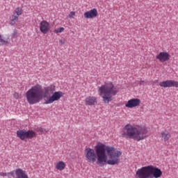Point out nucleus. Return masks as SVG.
<instances>
[{"instance_id":"obj_1","label":"nucleus","mask_w":178,"mask_h":178,"mask_svg":"<svg viewBox=\"0 0 178 178\" xmlns=\"http://www.w3.org/2000/svg\"><path fill=\"white\" fill-rule=\"evenodd\" d=\"M95 149L90 147L85 149V158L89 163H97L99 166L104 165H118L120 162L122 152L113 146H106L98 143Z\"/></svg>"},{"instance_id":"obj_2","label":"nucleus","mask_w":178,"mask_h":178,"mask_svg":"<svg viewBox=\"0 0 178 178\" xmlns=\"http://www.w3.org/2000/svg\"><path fill=\"white\" fill-rule=\"evenodd\" d=\"M121 136L123 138H129L134 141H143L147 137H149L148 128L145 126L136 125L130 124L125 125L122 128Z\"/></svg>"},{"instance_id":"obj_3","label":"nucleus","mask_w":178,"mask_h":178,"mask_svg":"<svg viewBox=\"0 0 178 178\" xmlns=\"http://www.w3.org/2000/svg\"><path fill=\"white\" fill-rule=\"evenodd\" d=\"M119 92V88L112 81H106L104 85L99 87L98 93L102 98L104 104H109L113 101V97Z\"/></svg>"},{"instance_id":"obj_4","label":"nucleus","mask_w":178,"mask_h":178,"mask_svg":"<svg viewBox=\"0 0 178 178\" xmlns=\"http://www.w3.org/2000/svg\"><path fill=\"white\" fill-rule=\"evenodd\" d=\"M162 177V170L154 165H147L138 169L136 178H159Z\"/></svg>"},{"instance_id":"obj_5","label":"nucleus","mask_w":178,"mask_h":178,"mask_svg":"<svg viewBox=\"0 0 178 178\" xmlns=\"http://www.w3.org/2000/svg\"><path fill=\"white\" fill-rule=\"evenodd\" d=\"M26 98L30 105L38 104L44 98V89L40 84L32 86L26 92Z\"/></svg>"},{"instance_id":"obj_6","label":"nucleus","mask_w":178,"mask_h":178,"mask_svg":"<svg viewBox=\"0 0 178 178\" xmlns=\"http://www.w3.org/2000/svg\"><path fill=\"white\" fill-rule=\"evenodd\" d=\"M37 136V133L33 130L26 131V129H19L17 131V137L24 141V140H33Z\"/></svg>"},{"instance_id":"obj_7","label":"nucleus","mask_w":178,"mask_h":178,"mask_svg":"<svg viewBox=\"0 0 178 178\" xmlns=\"http://www.w3.org/2000/svg\"><path fill=\"white\" fill-rule=\"evenodd\" d=\"M15 175L16 178H29L26 171L22 168H17L8 172V177H15Z\"/></svg>"},{"instance_id":"obj_8","label":"nucleus","mask_w":178,"mask_h":178,"mask_svg":"<svg viewBox=\"0 0 178 178\" xmlns=\"http://www.w3.org/2000/svg\"><path fill=\"white\" fill-rule=\"evenodd\" d=\"M65 95V93L62 91H57L52 93V95L50 96L44 102L46 104H54L56 101H59Z\"/></svg>"},{"instance_id":"obj_9","label":"nucleus","mask_w":178,"mask_h":178,"mask_svg":"<svg viewBox=\"0 0 178 178\" xmlns=\"http://www.w3.org/2000/svg\"><path fill=\"white\" fill-rule=\"evenodd\" d=\"M159 86H160V87H163V88H171L172 87L178 88V81L175 80H166L160 82Z\"/></svg>"},{"instance_id":"obj_10","label":"nucleus","mask_w":178,"mask_h":178,"mask_svg":"<svg viewBox=\"0 0 178 178\" xmlns=\"http://www.w3.org/2000/svg\"><path fill=\"white\" fill-rule=\"evenodd\" d=\"M159 138L162 143H169V140L172 138V134H170V131L165 129L161 131Z\"/></svg>"},{"instance_id":"obj_11","label":"nucleus","mask_w":178,"mask_h":178,"mask_svg":"<svg viewBox=\"0 0 178 178\" xmlns=\"http://www.w3.org/2000/svg\"><path fill=\"white\" fill-rule=\"evenodd\" d=\"M39 27L40 31L42 34H48V33H49V30H51V26L46 20L42 21L39 24Z\"/></svg>"},{"instance_id":"obj_12","label":"nucleus","mask_w":178,"mask_h":178,"mask_svg":"<svg viewBox=\"0 0 178 178\" xmlns=\"http://www.w3.org/2000/svg\"><path fill=\"white\" fill-rule=\"evenodd\" d=\"M141 104V100L138 98H133L129 99L127 104H125L126 108H137V106H140V104Z\"/></svg>"},{"instance_id":"obj_13","label":"nucleus","mask_w":178,"mask_h":178,"mask_svg":"<svg viewBox=\"0 0 178 178\" xmlns=\"http://www.w3.org/2000/svg\"><path fill=\"white\" fill-rule=\"evenodd\" d=\"M156 59L161 63L168 62V60H170V54L166 51H161L156 55Z\"/></svg>"},{"instance_id":"obj_14","label":"nucleus","mask_w":178,"mask_h":178,"mask_svg":"<svg viewBox=\"0 0 178 178\" xmlns=\"http://www.w3.org/2000/svg\"><path fill=\"white\" fill-rule=\"evenodd\" d=\"M97 102L98 101L95 96H88L85 99V105L87 106H94V105H97Z\"/></svg>"},{"instance_id":"obj_15","label":"nucleus","mask_w":178,"mask_h":178,"mask_svg":"<svg viewBox=\"0 0 178 178\" xmlns=\"http://www.w3.org/2000/svg\"><path fill=\"white\" fill-rule=\"evenodd\" d=\"M97 16H98V10L96 8L90 10L83 14L85 19H94V17H97Z\"/></svg>"},{"instance_id":"obj_16","label":"nucleus","mask_w":178,"mask_h":178,"mask_svg":"<svg viewBox=\"0 0 178 178\" xmlns=\"http://www.w3.org/2000/svg\"><path fill=\"white\" fill-rule=\"evenodd\" d=\"M9 44H10L9 36L0 34V45H9Z\"/></svg>"},{"instance_id":"obj_17","label":"nucleus","mask_w":178,"mask_h":178,"mask_svg":"<svg viewBox=\"0 0 178 178\" xmlns=\"http://www.w3.org/2000/svg\"><path fill=\"white\" fill-rule=\"evenodd\" d=\"M56 90V87L54 85H50L44 88V94L46 95H49V94H54Z\"/></svg>"},{"instance_id":"obj_18","label":"nucleus","mask_w":178,"mask_h":178,"mask_svg":"<svg viewBox=\"0 0 178 178\" xmlns=\"http://www.w3.org/2000/svg\"><path fill=\"white\" fill-rule=\"evenodd\" d=\"M65 168H66V163H65L63 161H58L56 164V169H57V170L62 171L65 169Z\"/></svg>"},{"instance_id":"obj_19","label":"nucleus","mask_w":178,"mask_h":178,"mask_svg":"<svg viewBox=\"0 0 178 178\" xmlns=\"http://www.w3.org/2000/svg\"><path fill=\"white\" fill-rule=\"evenodd\" d=\"M18 20L19 17L15 14H13V15L10 17V24H11V26H15V24H16V22Z\"/></svg>"},{"instance_id":"obj_20","label":"nucleus","mask_w":178,"mask_h":178,"mask_svg":"<svg viewBox=\"0 0 178 178\" xmlns=\"http://www.w3.org/2000/svg\"><path fill=\"white\" fill-rule=\"evenodd\" d=\"M13 14L19 17V16H22V15H23V9H22V8H17L13 11Z\"/></svg>"},{"instance_id":"obj_21","label":"nucleus","mask_w":178,"mask_h":178,"mask_svg":"<svg viewBox=\"0 0 178 178\" xmlns=\"http://www.w3.org/2000/svg\"><path fill=\"white\" fill-rule=\"evenodd\" d=\"M63 31H65V28L60 27V28H58V29L54 30V33H55V34H58L59 33H63Z\"/></svg>"},{"instance_id":"obj_22","label":"nucleus","mask_w":178,"mask_h":178,"mask_svg":"<svg viewBox=\"0 0 178 178\" xmlns=\"http://www.w3.org/2000/svg\"><path fill=\"white\" fill-rule=\"evenodd\" d=\"M74 16H76V12L74 11H71L68 15V17L70 19H74Z\"/></svg>"},{"instance_id":"obj_23","label":"nucleus","mask_w":178,"mask_h":178,"mask_svg":"<svg viewBox=\"0 0 178 178\" xmlns=\"http://www.w3.org/2000/svg\"><path fill=\"white\" fill-rule=\"evenodd\" d=\"M13 97H14V98H15V99H20V98H21V96L18 92H15L13 94Z\"/></svg>"},{"instance_id":"obj_24","label":"nucleus","mask_w":178,"mask_h":178,"mask_svg":"<svg viewBox=\"0 0 178 178\" xmlns=\"http://www.w3.org/2000/svg\"><path fill=\"white\" fill-rule=\"evenodd\" d=\"M8 175H9V172L8 173L3 172H0V176H1L2 177H6V176L9 177Z\"/></svg>"},{"instance_id":"obj_25","label":"nucleus","mask_w":178,"mask_h":178,"mask_svg":"<svg viewBox=\"0 0 178 178\" xmlns=\"http://www.w3.org/2000/svg\"><path fill=\"white\" fill-rule=\"evenodd\" d=\"M65 43H66V40H65V39L59 40L60 45H65Z\"/></svg>"},{"instance_id":"obj_26","label":"nucleus","mask_w":178,"mask_h":178,"mask_svg":"<svg viewBox=\"0 0 178 178\" xmlns=\"http://www.w3.org/2000/svg\"><path fill=\"white\" fill-rule=\"evenodd\" d=\"M139 84L140 86H144V84H145V81H140Z\"/></svg>"},{"instance_id":"obj_27","label":"nucleus","mask_w":178,"mask_h":178,"mask_svg":"<svg viewBox=\"0 0 178 178\" xmlns=\"http://www.w3.org/2000/svg\"><path fill=\"white\" fill-rule=\"evenodd\" d=\"M38 131H40V133H44V129H42V128H39V129H38Z\"/></svg>"},{"instance_id":"obj_28","label":"nucleus","mask_w":178,"mask_h":178,"mask_svg":"<svg viewBox=\"0 0 178 178\" xmlns=\"http://www.w3.org/2000/svg\"><path fill=\"white\" fill-rule=\"evenodd\" d=\"M156 83H158V80H156L153 82V84H156Z\"/></svg>"}]
</instances>
